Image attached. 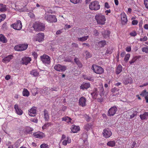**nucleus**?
<instances>
[{
  "label": "nucleus",
  "mask_w": 148,
  "mask_h": 148,
  "mask_svg": "<svg viewBox=\"0 0 148 148\" xmlns=\"http://www.w3.org/2000/svg\"><path fill=\"white\" fill-rule=\"evenodd\" d=\"M31 121L34 123H37L38 122V119L35 118H32L31 119Z\"/></svg>",
  "instance_id": "63"
},
{
  "label": "nucleus",
  "mask_w": 148,
  "mask_h": 148,
  "mask_svg": "<svg viewBox=\"0 0 148 148\" xmlns=\"http://www.w3.org/2000/svg\"><path fill=\"white\" fill-rule=\"evenodd\" d=\"M91 69L96 73L101 74L104 73L103 69L101 67L95 64L92 66Z\"/></svg>",
  "instance_id": "3"
},
{
  "label": "nucleus",
  "mask_w": 148,
  "mask_h": 148,
  "mask_svg": "<svg viewBox=\"0 0 148 148\" xmlns=\"http://www.w3.org/2000/svg\"><path fill=\"white\" fill-rule=\"evenodd\" d=\"M85 119H86V121H90V117L88 115H86V116H85Z\"/></svg>",
  "instance_id": "57"
},
{
  "label": "nucleus",
  "mask_w": 148,
  "mask_h": 148,
  "mask_svg": "<svg viewBox=\"0 0 148 148\" xmlns=\"http://www.w3.org/2000/svg\"><path fill=\"white\" fill-rule=\"evenodd\" d=\"M85 53L86 54V57L87 58H90L91 57V55L88 51H86Z\"/></svg>",
  "instance_id": "50"
},
{
  "label": "nucleus",
  "mask_w": 148,
  "mask_h": 148,
  "mask_svg": "<svg viewBox=\"0 0 148 148\" xmlns=\"http://www.w3.org/2000/svg\"><path fill=\"white\" fill-rule=\"evenodd\" d=\"M136 146V143L135 142H133V143H132L131 145V148H134V147H136L137 146Z\"/></svg>",
  "instance_id": "61"
},
{
  "label": "nucleus",
  "mask_w": 148,
  "mask_h": 148,
  "mask_svg": "<svg viewBox=\"0 0 148 148\" xmlns=\"http://www.w3.org/2000/svg\"><path fill=\"white\" fill-rule=\"evenodd\" d=\"M36 114V107H34L32 108L29 111V114L32 116H34Z\"/></svg>",
  "instance_id": "17"
},
{
  "label": "nucleus",
  "mask_w": 148,
  "mask_h": 148,
  "mask_svg": "<svg viewBox=\"0 0 148 148\" xmlns=\"http://www.w3.org/2000/svg\"><path fill=\"white\" fill-rule=\"evenodd\" d=\"M40 59L42 63L45 65L49 64L51 63V58L46 54H44L41 56Z\"/></svg>",
  "instance_id": "5"
},
{
  "label": "nucleus",
  "mask_w": 148,
  "mask_h": 148,
  "mask_svg": "<svg viewBox=\"0 0 148 148\" xmlns=\"http://www.w3.org/2000/svg\"><path fill=\"white\" fill-rule=\"evenodd\" d=\"M44 18L49 23L56 22L57 21V19L56 16L53 15L46 14Z\"/></svg>",
  "instance_id": "6"
},
{
  "label": "nucleus",
  "mask_w": 148,
  "mask_h": 148,
  "mask_svg": "<svg viewBox=\"0 0 148 148\" xmlns=\"http://www.w3.org/2000/svg\"><path fill=\"white\" fill-rule=\"evenodd\" d=\"M23 95L25 97H27L29 96V92L27 90L26 88H24L23 91Z\"/></svg>",
  "instance_id": "36"
},
{
  "label": "nucleus",
  "mask_w": 148,
  "mask_h": 148,
  "mask_svg": "<svg viewBox=\"0 0 148 148\" xmlns=\"http://www.w3.org/2000/svg\"><path fill=\"white\" fill-rule=\"evenodd\" d=\"M112 49L111 48H108L106 51V53L108 54H111L112 53Z\"/></svg>",
  "instance_id": "46"
},
{
  "label": "nucleus",
  "mask_w": 148,
  "mask_h": 148,
  "mask_svg": "<svg viewBox=\"0 0 148 148\" xmlns=\"http://www.w3.org/2000/svg\"><path fill=\"white\" fill-rule=\"evenodd\" d=\"M119 90V89L118 88H117L116 87H114L112 89V92L114 93L118 91Z\"/></svg>",
  "instance_id": "51"
},
{
  "label": "nucleus",
  "mask_w": 148,
  "mask_h": 148,
  "mask_svg": "<svg viewBox=\"0 0 148 148\" xmlns=\"http://www.w3.org/2000/svg\"><path fill=\"white\" fill-rule=\"evenodd\" d=\"M140 95L143 97L148 96V92H147L145 90H144L141 92Z\"/></svg>",
  "instance_id": "40"
},
{
  "label": "nucleus",
  "mask_w": 148,
  "mask_h": 148,
  "mask_svg": "<svg viewBox=\"0 0 148 148\" xmlns=\"http://www.w3.org/2000/svg\"><path fill=\"white\" fill-rule=\"evenodd\" d=\"M81 0H70V1L74 4H77L80 2Z\"/></svg>",
  "instance_id": "44"
},
{
  "label": "nucleus",
  "mask_w": 148,
  "mask_h": 148,
  "mask_svg": "<svg viewBox=\"0 0 148 148\" xmlns=\"http://www.w3.org/2000/svg\"><path fill=\"white\" fill-rule=\"evenodd\" d=\"M86 98L82 97H81L79 99V104L80 106L82 107L84 106H86Z\"/></svg>",
  "instance_id": "20"
},
{
  "label": "nucleus",
  "mask_w": 148,
  "mask_h": 148,
  "mask_svg": "<svg viewBox=\"0 0 148 148\" xmlns=\"http://www.w3.org/2000/svg\"><path fill=\"white\" fill-rule=\"evenodd\" d=\"M147 39V38L146 36H145L143 38H140V40L141 41H145Z\"/></svg>",
  "instance_id": "52"
},
{
  "label": "nucleus",
  "mask_w": 148,
  "mask_h": 148,
  "mask_svg": "<svg viewBox=\"0 0 148 148\" xmlns=\"http://www.w3.org/2000/svg\"><path fill=\"white\" fill-rule=\"evenodd\" d=\"M32 55L34 56L35 58H37L38 56V55L37 53L35 52L32 53Z\"/></svg>",
  "instance_id": "62"
},
{
  "label": "nucleus",
  "mask_w": 148,
  "mask_h": 148,
  "mask_svg": "<svg viewBox=\"0 0 148 148\" xmlns=\"http://www.w3.org/2000/svg\"><path fill=\"white\" fill-rule=\"evenodd\" d=\"M140 117L142 120L147 119L148 118V112H145L143 114H140Z\"/></svg>",
  "instance_id": "25"
},
{
  "label": "nucleus",
  "mask_w": 148,
  "mask_h": 148,
  "mask_svg": "<svg viewBox=\"0 0 148 148\" xmlns=\"http://www.w3.org/2000/svg\"><path fill=\"white\" fill-rule=\"evenodd\" d=\"M142 51L146 53H148V47H143L142 48Z\"/></svg>",
  "instance_id": "48"
},
{
  "label": "nucleus",
  "mask_w": 148,
  "mask_h": 148,
  "mask_svg": "<svg viewBox=\"0 0 148 148\" xmlns=\"http://www.w3.org/2000/svg\"><path fill=\"white\" fill-rule=\"evenodd\" d=\"M130 57V54H127L125 55L124 59V60L126 62H128L129 60Z\"/></svg>",
  "instance_id": "42"
},
{
  "label": "nucleus",
  "mask_w": 148,
  "mask_h": 148,
  "mask_svg": "<svg viewBox=\"0 0 148 148\" xmlns=\"http://www.w3.org/2000/svg\"><path fill=\"white\" fill-rule=\"evenodd\" d=\"M71 130L73 133H75L77 132L80 130V127L78 126H76L73 125L71 128Z\"/></svg>",
  "instance_id": "23"
},
{
  "label": "nucleus",
  "mask_w": 148,
  "mask_h": 148,
  "mask_svg": "<svg viewBox=\"0 0 148 148\" xmlns=\"http://www.w3.org/2000/svg\"><path fill=\"white\" fill-rule=\"evenodd\" d=\"M85 79H88L89 81H93V79L92 77H85Z\"/></svg>",
  "instance_id": "60"
},
{
  "label": "nucleus",
  "mask_w": 148,
  "mask_h": 148,
  "mask_svg": "<svg viewBox=\"0 0 148 148\" xmlns=\"http://www.w3.org/2000/svg\"><path fill=\"white\" fill-rule=\"evenodd\" d=\"M94 34L95 36H98L99 35V33L98 32L97 30L95 29L93 31Z\"/></svg>",
  "instance_id": "55"
},
{
  "label": "nucleus",
  "mask_w": 148,
  "mask_h": 148,
  "mask_svg": "<svg viewBox=\"0 0 148 148\" xmlns=\"http://www.w3.org/2000/svg\"><path fill=\"white\" fill-rule=\"evenodd\" d=\"M32 60L31 58L28 56H25L23 58L21 61V63L23 65H27Z\"/></svg>",
  "instance_id": "12"
},
{
  "label": "nucleus",
  "mask_w": 148,
  "mask_h": 148,
  "mask_svg": "<svg viewBox=\"0 0 148 148\" xmlns=\"http://www.w3.org/2000/svg\"><path fill=\"white\" fill-rule=\"evenodd\" d=\"M90 126L89 124H87L84 126V129L86 130H88L90 129Z\"/></svg>",
  "instance_id": "58"
},
{
  "label": "nucleus",
  "mask_w": 148,
  "mask_h": 148,
  "mask_svg": "<svg viewBox=\"0 0 148 148\" xmlns=\"http://www.w3.org/2000/svg\"><path fill=\"white\" fill-rule=\"evenodd\" d=\"M137 34L136 31L135 30L133 31L132 32L130 33V35L132 36H136Z\"/></svg>",
  "instance_id": "47"
},
{
  "label": "nucleus",
  "mask_w": 148,
  "mask_h": 148,
  "mask_svg": "<svg viewBox=\"0 0 148 148\" xmlns=\"http://www.w3.org/2000/svg\"><path fill=\"white\" fill-rule=\"evenodd\" d=\"M121 23L122 25L126 24L127 22V19L126 14L124 12L122 13L121 14Z\"/></svg>",
  "instance_id": "15"
},
{
  "label": "nucleus",
  "mask_w": 148,
  "mask_h": 148,
  "mask_svg": "<svg viewBox=\"0 0 148 148\" xmlns=\"http://www.w3.org/2000/svg\"><path fill=\"white\" fill-rule=\"evenodd\" d=\"M0 41L3 43H6L7 42L6 38L2 34H0Z\"/></svg>",
  "instance_id": "34"
},
{
  "label": "nucleus",
  "mask_w": 148,
  "mask_h": 148,
  "mask_svg": "<svg viewBox=\"0 0 148 148\" xmlns=\"http://www.w3.org/2000/svg\"><path fill=\"white\" fill-rule=\"evenodd\" d=\"M71 119L69 117H63L62 118V121L66 122L67 123H71Z\"/></svg>",
  "instance_id": "37"
},
{
  "label": "nucleus",
  "mask_w": 148,
  "mask_h": 148,
  "mask_svg": "<svg viewBox=\"0 0 148 148\" xmlns=\"http://www.w3.org/2000/svg\"><path fill=\"white\" fill-rule=\"evenodd\" d=\"M99 92V95L101 97H102L104 95V92L103 86H100L98 88Z\"/></svg>",
  "instance_id": "26"
},
{
  "label": "nucleus",
  "mask_w": 148,
  "mask_h": 148,
  "mask_svg": "<svg viewBox=\"0 0 148 148\" xmlns=\"http://www.w3.org/2000/svg\"><path fill=\"white\" fill-rule=\"evenodd\" d=\"M14 108L15 110L16 113L18 115H21L23 114V112L19 107L18 105L16 104L14 106Z\"/></svg>",
  "instance_id": "19"
},
{
  "label": "nucleus",
  "mask_w": 148,
  "mask_h": 148,
  "mask_svg": "<svg viewBox=\"0 0 148 148\" xmlns=\"http://www.w3.org/2000/svg\"><path fill=\"white\" fill-rule=\"evenodd\" d=\"M116 142L114 140H111L108 141L107 143V145L113 147L115 145Z\"/></svg>",
  "instance_id": "31"
},
{
  "label": "nucleus",
  "mask_w": 148,
  "mask_h": 148,
  "mask_svg": "<svg viewBox=\"0 0 148 148\" xmlns=\"http://www.w3.org/2000/svg\"><path fill=\"white\" fill-rule=\"evenodd\" d=\"M122 71V66L121 64H119L116 69L115 73L117 75L119 74Z\"/></svg>",
  "instance_id": "24"
},
{
  "label": "nucleus",
  "mask_w": 148,
  "mask_h": 148,
  "mask_svg": "<svg viewBox=\"0 0 148 148\" xmlns=\"http://www.w3.org/2000/svg\"><path fill=\"white\" fill-rule=\"evenodd\" d=\"M137 58L136 57H134L129 61V63L130 64H132L135 62L137 60Z\"/></svg>",
  "instance_id": "45"
},
{
  "label": "nucleus",
  "mask_w": 148,
  "mask_h": 148,
  "mask_svg": "<svg viewBox=\"0 0 148 148\" xmlns=\"http://www.w3.org/2000/svg\"><path fill=\"white\" fill-rule=\"evenodd\" d=\"M54 69L56 70L61 72H63L65 71L66 69V66L58 64L54 66Z\"/></svg>",
  "instance_id": "13"
},
{
  "label": "nucleus",
  "mask_w": 148,
  "mask_h": 148,
  "mask_svg": "<svg viewBox=\"0 0 148 148\" xmlns=\"http://www.w3.org/2000/svg\"><path fill=\"white\" fill-rule=\"evenodd\" d=\"M138 23V21L136 20H133L132 23L133 25H136Z\"/></svg>",
  "instance_id": "56"
},
{
  "label": "nucleus",
  "mask_w": 148,
  "mask_h": 148,
  "mask_svg": "<svg viewBox=\"0 0 148 148\" xmlns=\"http://www.w3.org/2000/svg\"><path fill=\"white\" fill-rule=\"evenodd\" d=\"M33 27L35 30L38 31H43L45 29V24L39 22H35Z\"/></svg>",
  "instance_id": "1"
},
{
  "label": "nucleus",
  "mask_w": 148,
  "mask_h": 148,
  "mask_svg": "<svg viewBox=\"0 0 148 148\" xmlns=\"http://www.w3.org/2000/svg\"><path fill=\"white\" fill-rule=\"evenodd\" d=\"M105 7L108 9L110 8V6L107 2H106L105 3Z\"/></svg>",
  "instance_id": "64"
},
{
  "label": "nucleus",
  "mask_w": 148,
  "mask_h": 148,
  "mask_svg": "<svg viewBox=\"0 0 148 148\" xmlns=\"http://www.w3.org/2000/svg\"><path fill=\"white\" fill-rule=\"evenodd\" d=\"M44 34L43 33L40 32L38 33L36 37V40L40 42L44 40Z\"/></svg>",
  "instance_id": "14"
},
{
  "label": "nucleus",
  "mask_w": 148,
  "mask_h": 148,
  "mask_svg": "<svg viewBox=\"0 0 148 148\" xmlns=\"http://www.w3.org/2000/svg\"><path fill=\"white\" fill-rule=\"evenodd\" d=\"M90 85L89 83H83L80 86V88L84 90L87 89L90 87Z\"/></svg>",
  "instance_id": "21"
},
{
  "label": "nucleus",
  "mask_w": 148,
  "mask_h": 148,
  "mask_svg": "<svg viewBox=\"0 0 148 148\" xmlns=\"http://www.w3.org/2000/svg\"><path fill=\"white\" fill-rule=\"evenodd\" d=\"M95 18L98 24L104 25L105 23L106 18L105 16L101 14H97L95 16Z\"/></svg>",
  "instance_id": "2"
},
{
  "label": "nucleus",
  "mask_w": 148,
  "mask_h": 148,
  "mask_svg": "<svg viewBox=\"0 0 148 148\" xmlns=\"http://www.w3.org/2000/svg\"><path fill=\"white\" fill-rule=\"evenodd\" d=\"M33 135L35 138H41L45 136L44 134L40 131L34 133Z\"/></svg>",
  "instance_id": "16"
},
{
  "label": "nucleus",
  "mask_w": 148,
  "mask_h": 148,
  "mask_svg": "<svg viewBox=\"0 0 148 148\" xmlns=\"http://www.w3.org/2000/svg\"><path fill=\"white\" fill-rule=\"evenodd\" d=\"M32 130L29 127H27L25 129L24 132L26 134L30 133Z\"/></svg>",
  "instance_id": "39"
},
{
  "label": "nucleus",
  "mask_w": 148,
  "mask_h": 148,
  "mask_svg": "<svg viewBox=\"0 0 148 148\" xmlns=\"http://www.w3.org/2000/svg\"><path fill=\"white\" fill-rule=\"evenodd\" d=\"M110 34V32L108 31H105L102 33L103 36L105 38H108Z\"/></svg>",
  "instance_id": "30"
},
{
  "label": "nucleus",
  "mask_w": 148,
  "mask_h": 148,
  "mask_svg": "<svg viewBox=\"0 0 148 148\" xmlns=\"http://www.w3.org/2000/svg\"><path fill=\"white\" fill-rule=\"evenodd\" d=\"M78 46V45L75 43H73L72 44V47L73 48H77Z\"/></svg>",
  "instance_id": "54"
},
{
  "label": "nucleus",
  "mask_w": 148,
  "mask_h": 148,
  "mask_svg": "<svg viewBox=\"0 0 148 148\" xmlns=\"http://www.w3.org/2000/svg\"><path fill=\"white\" fill-rule=\"evenodd\" d=\"M126 51L127 52H129L131 51V47H127L126 48Z\"/></svg>",
  "instance_id": "59"
},
{
  "label": "nucleus",
  "mask_w": 148,
  "mask_h": 148,
  "mask_svg": "<svg viewBox=\"0 0 148 148\" xmlns=\"http://www.w3.org/2000/svg\"><path fill=\"white\" fill-rule=\"evenodd\" d=\"M44 118L46 121H48L49 119V116L48 114V112L45 109L43 111Z\"/></svg>",
  "instance_id": "22"
},
{
  "label": "nucleus",
  "mask_w": 148,
  "mask_h": 148,
  "mask_svg": "<svg viewBox=\"0 0 148 148\" xmlns=\"http://www.w3.org/2000/svg\"><path fill=\"white\" fill-rule=\"evenodd\" d=\"M144 3L146 8L148 9V1L147 0H144Z\"/></svg>",
  "instance_id": "53"
},
{
  "label": "nucleus",
  "mask_w": 148,
  "mask_h": 148,
  "mask_svg": "<svg viewBox=\"0 0 148 148\" xmlns=\"http://www.w3.org/2000/svg\"><path fill=\"white\" fill-rule=\"evenodd\" d=\"M71 138L69 137H67L65 139L63 140L62 143L63 145H66L67 143H71Z\"/></svg>",
  "instance_id": "27"
},
{
  "label": "nucleus",
  "mask_w": 148,
  "mask_h": 148,
  "mask_svg": "<svg viewBox=\"0 0 148 148\" xmlns=\"http://www.w3.org/2000/svg\"><path fill=\"white\" fill-rule=\"evenodd\" d=\"M13 57L12 55H9L3 58L2 60V61L4 63H7L9 62L13 58Z\"/></svg>",
  "instance_id": "18"
},
{
  "label": "nucleus",
  "mask_w": 148,
  "mask_h": 148,
  "mask_svg": "<svg viewBox=\"0 0 148 148\" xmlns=\"http://www.w3.org/2000/svg\"><path fill=\"white\" fill-rule=\"evenodd\" d=\"M7 10L6 6L1 3H0V11L4 12Z\"/></svg>",
  "instance_id": "28"
},
{
  "label": "nucleus",
  "mask_w": 148,
  "mask_h": 148,
  "mask_svg": "<svg viewBox=\"0 0 148 148\" xmlns=\"http://www.w3.org/2000/svg\"><path fill=\"white\" fill-rule=\"evenodd\" d=\"M30 74L34 77H37L39 73L36 70H34L31 71Z\"/></svg>",
  "instance_id": "32"
},
{
  "label": "nucleus",
  "mask_w": 148,
  "mask_h": 148,
  "mask_svg": "<svg viewBox=\"0 0 148 148\" xmlns=\"http://www.w3.org/2000/svg\"><path fill=\"white\" fill-rule=\"evenodd\" d=\"M100 7L99 2L97 1H92L89 5V8L91 10H97Z\"/></svg>",
  "instance_id": "4"
},
{
  "label": "nucleus",
  "mask_w": 148,
  "mask_h": 148,
  "mask_svg": "<svg viewBox=\"0 0 148 148\" xmlns=\"http://www.w3.org/2000/svg\"><path fill=\"white\" fill-rule=\"evenodd\" d=\"M41 148H49L48 145L45 143H43L40 145Z\"/></svg>",
  "instance_id": "49"
},
{
  "label": "nucleus",
  "mask_w": 148,
  "mask_h": 148,
  "mask_svg": "<svg viewBox=\"0 0 148 148\" xmlns=\"http://www.w3.org/2000/svg\"><path fill=\"white\" fill-rule=\"evenodd\" d=\"M102 134L104 137L107 138L111 136L112 133L108 128H105L103 130Z\"/></svg>",
  "instance_id": "11"
},
{
  "label": "nucleus",
  "mask_w": 148,
  "mask_h": 148,
  "mask_svg": "<svg viewBox=\"0 0 148 148\" xmlns=\"http://www.w3.org/2000/svg\"><path fill=\"white\" fill-rule=\"evenodd\" d=\"M89 36H84L82 37L78 38L77 39L79 41L81 42H84L87 40Z\"/></svg>",
  "instance_id": "35"
},
{
  "label": "nucleus",
  "mask_w": 148,
  "mask_h": 148,
  "mask_svg": "<svg viewBox=\"0 0 148 148\" xmlns=\"http://www.w3.org/2000/svg\"><path fill=\"white\" fill-rule=\"evenodd\" d=\"M38 89V88H37L36 89L34 88L32 90L31 92L33 95L34 96H35L36 94H38V92L37 90Z\"/></svg>",
  "instance_id": "41"
},
{
  "label": "nucleus",
  "mask_w": 148,
  "mask_h": 148,
  "mask_svg": "<svg viewBox=\"0 0 148 148\" xmlns=\"http://www.w3.org/2000/svg\"><path fill=\"white\" fill-rule=\"evenodd\" d=\"M123 82L125 85H127L129 84H131L133 82L132 78L129 76H125L123 79Z\"/></svg>",
  "instance_id": "10"
},
{
  "label": "nucleus",
  "mask_w": 148,
  "mask_h": 148,
  "mask_svg": "<svg viewBox=\"0 0 148 148\" xmlns=\"http://www.w3.org/2000/svg\"><path fill=\"white\" fill-rule=\"evenodd\" d=\"M27 44H19L15 46L14 47V49L18 51H22L25 50L28 47Z\"/></svg>",
  "instance_id": "7"
},
{
  "label": "nucleus",
  "mask_w": 148,
  "mask_h": 148,
  "mask_svg": "<svg viewBox=\"0 0 148 148\" xmlns=\"http://www.w3.org/2000/svg\"><path fill=\"white\" fill-rule=\"evenodd\" d=\"M117 110V108L116 106L112 107L109 109L107 115L109 116H113L116 114Z\"/></svg>",
  "instance_id": "8"
},
{
  "label": "nucleus",
  "mask_w": 148,
  "mask_h": 148,
  "mask_svg": "<svg viewBox=\"0 0 148 148\" xmlns=\"http://www.w3.org/2000/svg\"><path fill=\"white\" fill-rule=\"evenodd\" d=\"M6 17V15L4 14H3L0 15V22L3 21Z\"/></svg>",
  "instance_id": "43"
},
{
  "label": "nucleus",
  "mask_w": 148,
  "mask_h": 148,
  "mask_svg": "<svg viewBox=\"0 0 148 148\" xmlns=\"http://www.w3.org/2000/svg\"><path fill=\"white\" fill-rule=\"evenodd\" d=\"M22 24L21 21L20 20H18L16 22L11 25V27L14 29L19 30L22 27Z\"/></svg>",
  "instance_id": "9"
},
{
  "label": "nucleus",
  "mask_w": 148,
  "mask_h": 148,
  "mask_svg": "<svg viewBox=\"0 0 148 148\" xmlns=\"http://www.w3.org/2000/svg\"><path fill=\"white\" fill-rule=\"evenodd\" d=\"M98 44L99 46L102 47H104L105 45H106V41L102 40L99 42Z\"/></svg>",
  "instance_id": "38"
},
{
  "label": "nucleus",
  "mask_w": 148,
  "mask_h": 148,
  "mask_svg": "<svg viewBox=\"0 0 148 148\" xmlns=\"http://www.w3.org/2000/svg\"><path fill=\"white\" fill-rule=\"evenodd\" d=\"M98 90V89L97 88H95L93 90V92L91 94V95L95 97H97L99 95V91Z\"/></svg>",
  "instance_id": "33"
},
{
  "label": "nucleus",
  "mask_w": 148,
  "mask_h": 148,
  "mask_svg": "<svg viewBox=\"0 0 148 148\" xmlns=\"http://www.w3.org/2000/svg\"><path fill=\"white\" fill-rule=\"evenodd\" d=\"M74 61L79 68H81L82 67V64L78 58H75L74 59Z\"/></svg>",
  "instance_id": "29"
}]
</instances>
